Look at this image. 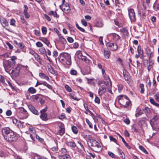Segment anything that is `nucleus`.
Wrapping results in <instances>:
<instances>
[{
  "mask_svg": "<svg viewBox=\"0 0 159 159\" xmlns=\"http://www.w3.org/2000/svg\"><path fill=\"white\" fill-rule=\"evenodd\" d=\"M2 134L4 139L9 142L15 141L17 140L16 133L9 128L6 127L2 129Z\"/></svg>",
  "mask_w": 159,
  "mask_h": 159,
  "instance_id": "1",
  "label": "nucleus"
},
{
  "mask_svg": "<svg viewBox=\"0 0 159 159\" xmlns=\"http://www.w3.org/2000/svg\"><path fill=\"white\" fill-rule=\"evenodd\" d=\"M88 144L93 147L92 149L95 152H99L102 150V148L100 144L94 139H90Z\"/></svg>",
  "mask_w": 159,
  "mask_h": 159,
  "instance_id": "2",
  "label": "nucleus"
},
{
  "mask_svg": "<svg viewBox=\"0 0 159 159\" xmlns=\"http://www.w3.org/2000/svg\"><path fill=\"white\" fill-rule=\"evenodd\" d=\"M119 102L124 107L130 106L131 102L129 98L125 95H120L119 96Z\"/></svg>",
  "mask_w": 159,
  "mask_h": 159,
  "instance_id": "3",
  "label": "nucleus"
},
{
  "mask_svg": "<svg viewBox=\"0 0 159 159\" xmlns=\"http://www.w3.org/2000/svg\"><path fill=\"white\" fill-rule=\"evenodd\" d=\"M16 63L15 61H9L6 60L3 61V66L6 72L10 73L11 68L13 67Z\"/></svg>",
  "mask_w": 159,
  "mask_h": 159,
  "instance_id": "4",
  "label": "nucleus"
},
{
  "mask_svg": "<svg viewBox=\"0 0 159 159\" xmlns=\"http://www.w3.org/2000/svg\"><path fill=\"white\" fill-rule=\"evenodd\" d=\"M16 63L15 61H9L6 60L3 61V66L6 72L10 73L11 68L13 67Z\"/></svg>",
  "mask_w": 159,
  "mask_h": 159,
  "instance_id": "5",
  "label": "nucleus"
},
{
  "mask_svg": "<svg viewBox=\"0 0 159 159\" xmlns=\"http://www.w3.org/2000/svg\"><path fill=\"white\" fill-rule=\"evenodd\" d=\"M107 86L106 82L103 83L102 82H99L98 84L99 89L98 91V93L99 96H102L104 93H105L107 91Z\"/></svg>",
  "mask_w": 159,
  "mask_h": 159,
  "instance_id": "6",
  "label": "nucleus"
},
{
  "mask_svg": "<svg viewBox=\"0 0 159 159\" xmlns=\"http://www.w3.org/2000/svg\"><path fill=\"white\" fill-rule=\"evenodd\" d=\"M22 66L26 67H28L27 66H24L19 65L14 70H12L11 72H10L9 73L15 77H17L20 72V69L21 68Z\"/></svg>",
  "mask_w": 159,
  "mask_h": 159,
  "instance_id": "7",
  "label": "nucleus"
},
{
  "mask_svg": "<svg viewBox=\"0 0 159 159\" xmlns=\"http://www.w3.org/2000/svg\"><path fill=\"white\" fill-rule=\"evenodd\" d=\"M47 110V108L46 107L40 111L41 115L40 117L43 120L46 121L48 120V115L46 113Z\"/></svg>",
  "mask_w": 159,
  "mask_h": 159,
  "instance_id": "8",
  "label": "nucleus"
},
{
  "mask_svg": "<svg viewBox=\"0 0 159 159\" xmlns=\"http://www.w3.org/2000/svg\"><path fill=\"white\" fill-rule=\"evenodd\" d=\"M128 12L130 19L134 21L135 20V16L134 10L132 9H128Z\"/></svg>",
  "mask_w": 159,
  "mask_h": 159,
  "instance_id": "9",
  "label": "nucleus"
},
{
  "mask_svg": "<svg viewBox=\"0 0 159 159\" xmlns=\"http://www.w3.org/2000/svg\"><path fill=\"white\" fill-rule=\"evenodd\" d=\"M61 54L62 55V56L66 60V64L68 65H70L71 61L70 55L67 53H64Z\"/></svg>",
  "mask_w": 159,
  "mask_h": 159,
  "instance_id": "10",
  "label": "nucleus"
},
{
  "mask_svg": "<svg viewBox=\"0 0 159 159\" xmlns=\"http://www.w3.org/2000/svg\"><path fill=\"white\" fill-rule=\"evenodd\" d=\"M159 119V115H156L149 122L152 128L155 127L156 121Z\"/></svg>",
  "mask_w": 159,
  "mask_h": 159,
  "instance_id": "11",
  "label": "nucleus"
},
{
  "mask_svg": "<svg viewBox=\"0 0 159 159\" xmlns=\"http://www.w3.org/2000/svg\"><path fill=\"white\" fill-rule=\"evenodd\" d=\"M28 107L29 110L34 114L38 115L39 114L38 111L35 109V107L31 105H28Z\"/></svg>",
  "mask_w": 159,
  "mask_h": 159,
  "instance_id": "12",
  "label": "nucleus"
},
{
  "mask_svg": "<svg viewBox=\"0 0 159 159\" xmlns=\"http://www.w3.org/2000/svg\"><path fill=\"white\" fill-rule=\"evenodd\" d=\"M63 5H61L60 6V8L61 10L66 13H69L70 11V9L69 6H67L66 7H63Z\"/></svg>",
  "mask_w": 159,
  "mask_h": 159,
  "instance_id": "13",
  "label": "nucleus"
},
{
  "mask_svg": "<svg viewBox=\"0 0 159 159\" xmlns=\"http://www.w3.org/2000/svg\"><path fill=\"white\" fill-rule=\"evenodd\" d=\"M20 112L24 115L23 117L24 118H26L28 116V114L27 111L23 107L20 109Z\"/></svg>",
  "mask_w": 159,
  "mask_h": 159,
  "instance_id": "14",
  "label": "nucleus"
},
{
  "mask_svg": "<svg viewBox=\"0 0 159 159\" xmlns=\"http://www.w3.org/2000/svg\"><path fill=\"white\" fill-rule=\"evenodd\" d=\"M110 35L112 37L113 39L115 41H117L120 39V37L118 34L112 33L110 34Z\"/></svg>",
  "mask_w": 159,
  "mask_h": 159,
  "instance_id": "15",
  "label": "nucleus"
},
{
  "mask_svg": "<svg viewBox=\"0 0 159 159\" xmlns=\"http://www.w3.org/2000/svg\"><path fill=\"white\" fill-rule=\"evenodd\" d=\"M24 7L25 9L24 11V14L25 16V18H29L30 17V15L27 12L28 7L26 5H24Z\"/></svg>",
  "mask_w": 159,
  "mask_h": 159,
  "instance_id": "16",
  "label": "nucleus"
},
{
  "mask_svg": "<svg viewBox=\"0 0 159 159\" xmlns=\"http://www.w3.org/2000/svg\"><path fill=\"white\" fill-rule=\"evenodd\" d=\"M148 54L149 56V65L151 66L153 64V61L151 60L150 58L153 56V52H151Z\"/></svg>",
  "mask_w": 159,
  "mask_h": 159,
  "instance_id": "17",
  "label": "nucleus"
},
{
  "mask_svg": "<svg viewBox=\"0 0 159 159\" xmlns=\"http://www.w3.org/2000/svg\"><path fill=\"white\" fill-rule=\"evenodd\" d=\"M102 75L105 79L107 81V84H110V86H111V82L109 77L106 74H105V75Z\"/></svg>",
  "mask_w": 159,
  "mask_h": 159,
  "instance_id": "18",
  "label": "nucleus"
},
{
  "mask_svg": "<svg viewBox=\"0 0 159 159\" xmlns=\"http://www.w3.org/2000/svg\"><path fill=\"white\" fill-rule=\"evenodd\" d=\"M65 132V129L62 128V129H59L56 134L57 135L61 136L64 134Z\"/></svg>",
  "mask_w": 159,
  "mask_h": 159,
  "instance_id": "19",
  "label": "nucleus"
},
{
  "mask_svg": "<svg viewBox=\"0 0 159 159\" xmlns=\"http://www.w3.org/2000/svg\"><path fill=\"white\" fill-rule=\"evenodd\" d=\"M66 144L67 146L72 148H75L76 146V144L74 142H67Z\"/></svg>",
  "mask_w": 159,
  "mask_h": 159,
  "instance_id": "20",
  "label": "nucleus"
},
{
  "mask_svg": "<svg viewBox=\"0 0 159 159\" xmlns=\"http://www.w3.org/2000/svg\"><path fill=\"white\" fill-rule=\"evenodd\" d=\"M40 39L45 43L48 46H49L50 43L46 38L40 37Z\"/></svg>",
  "mask_w": 159,
  "mask_h": 159,
  "instance_id": "21",
  "label": "nucleus"
},
{
  "mask_svg": "<svg viewBox=\"0 0 159 159\" xmlns=\"http://www.w3.org/2000/svg\"><path fill=\"white\" fill-rule=\"evenodd\" d=\"M123 76L124 77V78L126 81H129V79L130 78V76L129 75V74L128 72H125L124 73L123 72Z\"/></svg>",
  "mask_w": 159,
  "mask_h": 159,
  "instance_id": "22",
  "label": "nucleus"
},
{
  "mask_svg": "<svg viewBox=\"0 0 159 159\" xmlns=\"http://www.w3.org/2000/svg\"><path fill=\"white\" fill-rule=\"evenodd\" d=\"M40 94H36L33 95L31 96V98L34 102L37 101L39 98Z\"/></svg>",
  "mask_w": 159,
  "mask_h": 159,
  "instance_id": "23",
  "label": "nucleus"
},
{
  "mask_svg": "<svg viewBox=\"0 0 159 159\" xmlns=\"http://www.w3.org/2000/svg\"><path fill=\"white\" fill-rule=\"evenodd\" d=\"M105 57L107 59L109 58L110 55V52L109 50H105L104 51Z\"/></svg>",
  "mask_w": 159,
  "mask_h": 159,
  "instance_id": "24",
  "label": "nucleus"
},
{
  "mask_svg": "<svg viewBox=\"0 0 159 159\" xmlns=\"http://www.w3.org/2000/svg\"><path fill=\"white\" fill-rule=\"evenodd\" d=\"M34 57L36 60L39 62L40 64H41V61L42 60V58L38 54H36Z\"/></svg>",
  "mask_w": 159,
  "mask_h": 159,
  "instance_id": "25",
  "label": "nucleus"
},
{
  "mask_svg": "<svg viewBox=\"0 0 159 159\" xmlns=\"http://www.w3.org/2000/svg\"><path fill=\"white\" fill-rule=\"evenodd\" d=\"M39 76L41 78H44L47 80L48 81L49 80V78L44 73H40L39 74Z\"/></svg>",
  "mask_w": 159,
  "mask_h": 159,
  "instance_id": "26",
  "label": "nucleus"
},
{
  "mask_svg": "<svg viewBox=\"0 0 159 159\" xmlns=\"http://www.w3.org/2000/svg\"><path fill=\"white\" fill-rule=\"evenodd\" d=\"M118 152L119 153L120 157H121L122 159H125V156L124 153L122 152V151L120 149L118 148Z\"/></svg>",
  "mask_w": 159,
  "mask_h": 159,
  "instance_id": "27",
  "label": "nucleus"
},
{
  "mask_svg": "<svg viewBox=\"0 0 159 159\" xmlns=\"http://www.w3.org/2000/svg\"><path fill=\"white\" fill-rule=\"evenodd\" d=\"M28 91L29 92L32 94L35 93L36 92V89L33 87H31L29 88Z\"/></svg>",
  "mask_w": 159,
  "mask_h": 159,
  "instance_id": "28",
  "label": "nucleus"
},
{
  "mask_svg": "<svg viewBox=\"0 0 159 159\" xmlns=\"http://www.w3.org/2000/svg\"><path fill=\"white\" fill-rule=\"evenodd\" d=\"M2 21V25L3 27L5 28V27L8 26V24L7 20L3 19Z\"/></svg>",
  "mask_w": 159,
  "mask_h": 159,
  "instance_id": "29",
  "label": "nucleus"
},
{
  "mask_svg": "<svg viewBox=\"0 0 159 159\" xmlns=\"http://www.w3.org/2000/svg\"><path fill=\"white\" fill-rule=\"evenodd\" d=\"M71 130L74 134H76L78 133V129L76 127L73 126L71 127Z\"/></svg>",
  "mask_w": 159,
  "mask_h": 159,
  "instance_id": "30",
  "label": "nucleus"
},
{
  "mask_svg": "<svg viewBox=\"0 0 159 159\" xmlns=\"http://www.w3.org/2000/svg\"><path fill=\"white\" fill-rule=\"evenodd\" d=\"M83 61H84L86 63H88L89 62L90 60L87 59V58L85 56H82L80 58V59Z\"/></svg>",
  "mask_w": 159,
  "mask_h": 159,
  "instance_id": "31",
  "label": "nucleus"
},
{
  "mask_svg": "<svg viewBox=\"0 0 159 159\" xmlns=\"http://www.w3.org/2000/svg\"><path fill=\"white\" fill-rule=\"evenodd\" d=\"M40 52L43 54L47 55V52L46 49L44 48H41L39 49Z\"/></svg>",
  "mask_w": 159,
  "mask_h": 159,
  "instance_id": "32",
  "label": "nucleus"
},
{
  "mask_svg": "<svg viewBox=\"0 0 159 159\" xmlns=\"http://www.w3.org/2000/svg\"><path fill=\"white\" fill-rule=\"evenodd\" d=\"M59 60H60L61 62L64 63H66V60L62 56V54H61Z\"/></svg>",
  "mask_w": 159,
  "mask_h": 159,
  "instance_id": "33",
  "label": "nucleus"
},
{
  "mask_svg": "<svg viewBox=\"0 0 159 159\" xmlns=\"http://www.w3.org/2000/svg\"><path fill=\"white\" fill-rule=\"evenodd\" d=\"M48 69L49 71L51 73L54 74L56 73V71L53 69V68L51 66H50V67H49Z\"/></svg>",
  "mask_w": 159,
  "mask_h": 159,
  "instance_id": "34",
  "label": "nucleus"
},
{
  "mask_svg": "<svg viewBox=\"0 0 159 159\" xmlns=\"http://www.w3.org/2000/svg\"><path fill=\"white\" fill-rule=\"evenodd\" d=\"M139 149L145 154H148V152L146 151L145 148L142 146L140 145L139 146Z\"/></svg>",
  "mask_w": 159,
  "mask_h": 159,
  "instance_id": "35",
  "label": "nucleus"
},
{
  "mask_svg": "<svg viewBox=\"0 0 159 159\" xmlns=\"http://www.w3.org/2000/svg\"><path fill=\"white\" fill-rule=\"evenodd\" d=\"M76 55L80 59V58L83 56L81 51L79 50L76 52Z\"/></svg>",
  "mask_w": 159,
  "mask_h": 159,
  "instance_id": "36",
  "label": "nucleus"
},
{
  "mask_svg": "<svg viewBox=\"0 0 159 159\" xmlns=\"http://www.w3.org/2000/svg\"><path fill=\"white\" fill-rule=\"evenodd\" d=\"M43 85L46 86L50 89L52 90V87L50 85L48 84L46 82L43 81Z\"/></svg>",
  "mask_w": 159,
  "mask_h": 159,
  "instance_id": "37",
  "label": "nucleus"
},
{
  "mask_svg": "<svg viewBox=\"0 0 159 159\" xmlns=\"http://www.w3.org/2000/svg\"><path fill=\"white\" fill-rule=\"evenodd\" d=\"M155 99L158 102H159V92H157L154 95Z\"/></svg>",
  "mask_w": 159,
  "mask_h": 159,
  "instance_id": "38",
  "label": "nucleus"
},
{
  "mask_svg": "<svg viewBox=\"0 0 159 159\" xmlns=\"http://www.w3.org/2000/svg\"><path fill=\"white\" fill-rule=\"evenodd\" d=\"M140 88L141 89L140 92L143 93L144 92V85L143 84H141L139 85Z\"/></svg>",
  "mask_w": 159,
  "mask_h": 159,
  "instance_id": "39",
  "label": "nucleus"
},
{
  "mask_svg": "<svg viewBox=\"0 0 159 159\" xmlns=\"http://www.w3.org/2000/svg\"><path fill=\"white\" fill-rule=\"evenodd\" d=\"M49 15H51L55 17H57V12L55 11H51L49 12Z\"/></svg>",
  "mask_w": 159,
  "mask_h": 159,
  "instance_id": "40",
  "label": "nucleus"
},
{
  "mask_svg": "<svg viewBox=\"0 0 159 159\" xmlns=\"http://www.w3.org/2000/svg\"><path fill=\"white\" fill-rule=\"evenodd\" d=\"M29 131L31 132L30 133L31 134H35V129L32 127H30L29 129Z\"/></svg>",
  "mask_w": 159,
  "mask_h": 159,
  "instance_id": "41",
  "label": "nucleus"
},
{
  "mask_svg": "<svg viewBox=\"0 0 159 159\" xmlns=\"http://www.w3.org/2000/svg\"><path fill=\"white\" fill-rule=\"evenodd\" d=\"M96 25L98 27H101L103 26V24L102 21H98Z\"/></svg>",
  "mask_w": 159,
  "mask_h": 159,
  "instance_id": "42",
  "label": "nucleus"
},
{
  "mask_svg": "<svg viewBox=\"0 0 159 159\" xmlns=\"http://www.w3.org/2000/svg\"><path fill=\"white\" fill-rule=\"evenodd\" d=\"M61 152L63 155H66L67 151L65 148H62L61 150Z\"/></svg>",
  "mask_w": 159,
  "mask_h": 159,
  "instance_id": "43",
  "label": "nucleus"
},
{
  "mask_svg": "<svg viewBox=\"0 0 159 159\" xmlns=\"http://www.w3.org/2000/svg\"><path fill=\"white\" fill-rule=\"evenodd\" d=\"M86 121L89 125V127L91 128H93V125L92 123L89 121V120L87 119H86Z\"/></svg>",
  "mask_w": 159,
  "mask_h": 159,
  "instance_id": "44",
  "label": "nucleus"
},
{
  "mask_svg": "<svg viewBox=\"0 0 159 159\" xmlns=\"http://www.w3.org/2000/svg\"><path fill=\"white\" fill-rule=\"evenodd\" d=\"M42 32L43 34H46L47 33V30L46 27H43L42 28Z\"/></svg>",
  "mask_w": 159,
  "mask_h": 159,
  "instance_id": "45",
  "label": "nucleus"
},
{
  "mask_svg": "<svg viewBox=\"0 0 159 159\" xmlns=\"http://www.w3.org/2000/svg\"><path fill=\"white\" fill-rule=\"evenodd\" d=\"M29 52L30 54L33 56L34 57L36 54H37V53L35 51L31 49L29 50Z\"/></svg>",
  "mask_w": 159,
  "mask_h": 159,
  "instance_id": "46",
  "label": "nucleus"
},
{
  "mask_svg": "<svg viewBox=\"0 0 159 159\" xmlns=\"http://www.w3.org/2000/svg\"><path fill=\"white\" fill-rule=\"evenodd\" d=\"M58 126L59 129L65 128L64 124L61 122L58 123Z\"/></svg>",
  "mask_w": 159,
  "mask_h": 159,
  "instance_id": "47",
  "label": "nucleus"
},
{
  "mask_svg": "<svg viewBox=\"0 0 159 159\" xmlns=\"http://www.w3.org/2000/svg\"><path fill=\"white\" fill-rule=\"evenodd\" d=\"M59 118L60 119H66V117L65 116V114L64 113H62L61 114V115L59 116Z\"/></svg>",
  "mask_w": 159,
  "mask_h": 159,
  "instance_id": "48",
  "label": "nucleus"
},
{
  "mask_svg": "<svg viewBox=\"0 0 159 159\" xmlns=\"http://www.w3.org/2000/svg\"><path fill=\"white\" fill-rule=\"evenodd\" d=\"M144 112L145 113H148L150 112V109L148 107H146L143 110Z\"/></svg>",
  "mask_w": 159,
  "mask_h": 159,
  "instance_id": "49",
  "label": "nucleus"
},
{
  "mask_svg": "<svg viewBox=\"0 0 159 159\" xmlns=\"http://www.w3.org/2000/svg\"><path fill=\"white\" fill-rule=\"evenodd\" d=\"M65 88L68 92H71L72 91L71 88L68 85H65Z\"/></svg>",
  "mask_w": 159,
  "mask_h": 159,
  "instance_id": "50",
  "label": "nucleus"
},
{
  "mask_svg": "<svg viewBox=\"0 0 159 159\" xmlns=\"http://www.w3.org/2000/svg\"><path fill=\"white\" fill-rule=\"evenodd\" d=\"M1 82H2L4 86H5L6 83L5 82L4 78L1 75Z\"/></svg>",
  "mask_w": 159,
  "mask_h": 159,
  "instance_id": "51",
  "label": "nucleus"
},
{
  "mask_svg": "<svg viewBox=\"0 0 159 159\" xmlns=\"http://www.w3.org/2000/svg\"><path fill=\"white\" fill-rule=\"evenodd\" d=\"M60 41L63 44H65L66 43V40L63 37H61L59 39Z\"/></svg>",
  "mask_w": 159,
  "mask_h": 159,
  "instance_id": "52",
  "label": "nucleus"
},
{
  "mask_svg": "<svg viewBox=\"0 0 159 159\" xmlns=\"http://www.w3.org/2000/svg\"><path fill=\"white\" fill-rule=\"evenodd\" d=\"M70 73L71 75H75L77 73V71L74 70H71L70 71Z\"/></svg>",
  "mask_w": 159,
  "mask_h": 159,
  "instance_id": "53",
  "label": "nucleus"
},
{
  "mask_svg": "<svg viewBox=\"0 0 159 159\" xmlns=\"http://www.w3.org/2000/svg\"><path fill=\"white\" fill-rule=\"evenodd\" d=\"M95 102L98 104H99L100 103V99L97 96H96L95 99Z\"/></svg>",
  "mask_w": 159,
  "mask_h": 159,
  "instance_id": "54",
  "label": "nucleus"
},
{
  "mask_svg": "<svg viewBox=\"0 0 159 159\" xmlns=\"http://www.w3.org/2000/svg\"><path fill=\"white\" fill-rule=\"evenodd\" d=\"M18 127L20 128H23V125L21 122L19 121L17 124L16 125Z\"/></svg>",
  "mask_w": 159,
  "mask_h": 159,
  "instance_id": "55",
  "label": "nucleus"
},
{
  "mask_svg": "<svg viewBox=\"0 0 159 159\" xmlns=\"http://www.w3.org/2000/svg\"><path fill=\"white\" fill-rule=\"evenodd\" d=\"M76 26L77 27V28L79 30H80V31H82V32H84L85 31V30L84 29L80 27L77 24H76Z\"/></svg>",
  "mask_w": 159,
  "mask_h": 159,
  "instance_id": "56",
  "label": "nucleus"
},
{
  "mask_svg": "<svg viewBox=\"0 0 159 159\" xmlns=\"http://www.w3.org/2000/svg\"><path fill=\"white\" fill-rule=\"evenodd\" d=\"M36 45L38 47H41L43 46L42 43L40 42H37L36 43Z\"/></svg>",
  "mask_w": 159,
  "mask_h": 159,
  "instance_id": "57",
  "label": "nucleus"
},
{
  "mask_svg": "<svg viewBox=\"0 0 159 159\" xmlns=\"http://www.w3.org/2000/svg\"><path fill=\"white\" fill-rule=\"evenodd\" d=\"M58 54V52L57 51H54L52 53V57L55 58L57 56Z\"/></svg>",
  "mask_w": 159,
  "mask_h": 159,
  "instance_id": "58",
  "label": "nucleus"
},
{
  "mask_svg": "<svg viewBox=\"0 0 159 159\" xmlns=\"http://www.w3.org/2000/svg\"><path fill=\"white\" fill-rule=\"evenodd\" d=\"M120 31L122 33H126L127 30L125 28H122L120 29Z\"/></svg>",
  "mask_w": 159,
  "mask_h": 159,
  "instance_id": "59",
  "label": "nucleus"
},
{
  "mask_svg": "<svg viewBox=\"0 0 159 159\" xmlns=\"http://www.w3.org/2000/svg\"><path fill=\"white\" fill-rule=\"evenodd\" d=\"M18 45L21 49L25 47V46L22 43H18Z\"/></svg>",
  "mask_w": 159,
  "mask_h": 159,
  "instance_id": "60",
  "label": "nucleus"
},
{
  "mask_svg": "<svg viewBox=\"0 0 159 159\" xmlns=\"http://www.w3.org/2000/svg\"><path fill=\"white\" fill-rule=\"evenodd\" d=\"M58 147L57 146L53 147L51 148L52 150L54 152L57 151L58 150Z\"/></svg>",
  "mask_w": 159,
  "mask_h": 159,
  "instance_id": "61",
  "label": "nucleus"
},
{
  "mask_svg": "<svg viewBox=\"0 0 159 159\" xmlns=\"http://www.w3.org/2000/svg\"><path fill=\"white\" fill-rule=\"evenodd\" d=\"M34 34L38 36H39L40 34V31L37 30H34Z\"/></svg>",
  "mask_w": 159,
  "mask_h": 159,
  "instance_id": "62",
  "label": "nucleus"
},
{
  "mask_svg": "<svg viewBox=\"0 0 159 159\" xmlns=\"http://www.w3.org/2000/svg\"><path fill=\"white\" fill-rule=\"evenodd\" d=\"M82 24L84 26L87 25V23L86 21L84 19L82 20H81Z\"/></svg>",
  "mask_w": 159,
  "mask_h": 159,
  "instance_id": "63",
  "label": "nucleus"
},
{
  "mask_svg": "<svg viewBox=\"0 0 159 159\" xmlns=\"http://www.w3.org/2000/svg\"><path fill=\"white\" fill-rule=\"evenodd\" d=\"M67 39L68 41L70 43H72L74 41L73 39L70 37H68L67 38Z\"/></svg>",
  "mask_w": 159,
  "mask_h": 159,
  "instance_id": "64",
  "label": "nucleus"
}]
</instances>
